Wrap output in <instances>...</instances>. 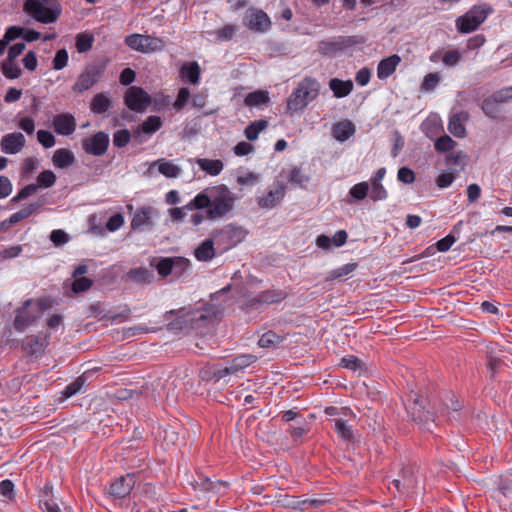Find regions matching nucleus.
Instances as JSON below:
<instances>
[{
	"label": "nucleus",
	"mask_w": 512,
	"mask_h": 512,
	"mask_svg": "<svg viewBox=\"0 0 512 512\" xmlns=\"http://www.w3.org/2000/svg\"><path fill=\"white\" fill-rule=\"evenodd\" d=\"M491 97H493L496 102H499L500 104L507 102L508 100L512 99V86L496 91L491 95Z\"/></svg>",
	"instance_id": "64"
},
{
	"label": "nucleus",
	"mask_w": 512,
	"mask_h": 512,
	"mask_svg": "<svg viewBox=\"0 0 512 512\" xmlns=\"http://www.w3.org/2000/svg\"><path fill=\"white\" fill-rule=\"evenodd\" d=\"M105 71V64L102 62H93L88 64L84 71L78 76L72 90L77 93H83L89 90L102 77Z\"/></svg>",
	"instance_id": "8"
},
{
	"label": "nucleus",
	"mask_w": 512,
	"mask_h": 512,
	"mask_svg": "<svg viewBox=\"0 0 512 512\" xmlns=\"http://www.w3.org/2000/svg\"><path fill=\"white\" fill-rule=\"evenodd\" d=\"M358 42L359 41H357L354 36H339L334 40L320 42L318 49L321 54L333 57L338 52L344 51Z\"/></svg>",
	"instance_id": "13"
},
{
	"label": "nucleus",
	"mask_w": 512,
	"mask_h": 512,
	"mask_svg": "<svg viewBox=\"0 0 512 512\" xmlns=\"http://www.w3.org/2000/svg\"><path fill=\"white\" fill-rule=\"evenodd\" d=\"M2 72L8 79H16L21 75V69L12 61L3 64Z\"/></svg>",
	"instance_id": "54"
},
{
	"label": "nucleus",
	"mask_w": 512,
	"mask_h": 512,
	"mask_svg": "<svg viewBox=\"0 0 512 512\" xmlns=\"http://www.w3.org/2000/svg\"><path fill=\"white\" fill-rule=\"evenodd\" d=\"M109 143V135L103 131H99L82 140V149L86 154L102 156L107 152Z\"/></svg>",
	"instance_id": "12"
},
{
	"label": "nucleus",
	"mask_w": 512,
	"mask_h": 512,
	"mask_svg": "<svg viewBox=\"0 0 512 512\" xmlns=\"http://www.w3.org/2000/svg\"><path fill=\"white\" fill-rule=\"evenodd\" d=\"M194 256L197 260L207 262L214 258L215 249L213 240H204L194 251Z\"/></svg>",
	"instance_id": "33"
},
{
	"label": "nucleus",
	"mask_w": 512,
	"mask_h": 512,
	"mask_svg": "<svg viewBox=\"0 0 512 512\" xmlns=\"http://www.w3.org/2000/svg\"><path fill=\"white\" fill-rule=\"evenodd\" d=\"M319 94V83L313 78H305L291 93L287 101V110L290 113L305 108Z\"/></svg>",
	"instance_id": "4"
},
{
	"label": "nucleus",
	"mask_w": 512,
	"mask_h": 512,
	"mask_svg": "<svg viewBox=\"0 0 512 512\" xmlns=\"http://www.w3.org/2000/svg\"><path fill=\"white\" fill-rule=\"evenodd\" d=\"M245 19L249 29L255 32H265L271 25L268 15L260 9H251Z\"/></svg>",
	"instance_id": "20"
},
{
	"label": "nucleus",
	"mask_w": 512,
	"mask_h": 512,
	"mask_svg": "<svg viewBox=\"0 0 512 512\" xmlns=\"http://www.w3.org/2000/svg\"><path fill=\"white\" fill-rule=\"evenodd\" d=\"M190 98V91L188 88H180L179 92H178V95H177V98L174 102V107L179 110L181 108H183L188 100Z\"/></svg>",
	"instance_id": "61"
},
{
	"label": "nucleus",
	"mask_w": 512,
	"mask_h": 512,
	"mask_svg": "<svg viewBox=\"0 0 512 512\" xmlns=\"http://www.w3.org/2000/svg\"><path fill=\"white\" fill-rule=\"evenodd\" d=\"M269 100L270 98L267 91L257 90L249 93L245 97V104L247 106H260L267 104Z\"/></svg>",
	"instance_id": "40"
},
{
	"label": "nucleus",
	"mask_w": 512,
	"mask_h": 512,
	"mask_svg": "<svg viewBox=\"0 0 512 512\" xmlns=\"http://www.w3.org/2000/svg\"><path fill=\"white\" fill-rule=\"evenodd\" d=\"M235 203V198L229 188L225 185H218L204 189L198 193L186 207L190 210L204 209L206 217L210 220L222 218L230 212Z\"/></svg>",
	"instance_id": "1"
},
{
	"label": "nucleus",
	"mask_w": 512,
	"mask_h": 512,
	"mask_svg": "<svg viewBox=\"0 0 512 512\" xmlns=\"http://www.w3.org/2000/svg\"><path fill=\"white\" fill-rule=\"evenodd\" d=\"M155 164L158 165V171L167 178H177L181 169L171 161L160 159Z\"/></svg>",
	"instance_id": "38"
},
{
	"label": "nucleus",
	"mask_w": 512,
	"mask_h": 512,
	"mask_svg": "<svg viewBox=\"0 0 512 512\" xmlns=\"http://www.w3.org/2000/svg\"><path fill=\"white\" fill-rule=\"evenodd\" d=\"M285 196V186L278 183L273 190H270L266 195L258 197L257 203L260 208L272 209L278 205Z\"/></svg>",
	"instance_id": "23"
},
{
	"label": "nucleus",
	"mask_w": 512,
	"mask_h": 512,
	"mask_svg": "<svg viewBox=\"0 0 512 512\" xmlns=\"http://www.w3.org/2000/svg\"><path fill=\"white\" fill-rule=\"evenodd\" d=\"M24 11L37 22L55 23L62 13L59 0H25Z\"/></svg>",
	"instance_id": "2"
},
{
	"label": "nucleus",
	"mask_w": 512,
	"mask_h": 512,
	"mask_svg": "<svg viewBox=\"0 0 512 512\" xmlns=\"http://www.w3.org/2000/svg\"><path fill=\"white\" fill-rule=\"evenodd\" d=\"M468 118L469 114L465 111L452 114L448 121V131L456 138H464L467 134L465 123Z\"/></svg>",
	"instance_id": "22"
},
{
	"label": "nucleus",
	"mask_w": 512,
	"mask_h": 512,
	"mask_svg": "<svg viewBox=\"0 0 512 512\" xmlns=\"http://www.w3.org/2000/svg\"><path fill=\"white\" fill-rule=\"evenodd\" d=\"M280 341V336H278L275 332L267 331L260 337L258 345L263 348H269L274 346L276 343H279Z\"/></svg>",
	"instance_id": "49"
},
{
	"label": "nucleus",
	"mask_w": 512,
	"mask_h": 512,
	"mask_svg": "<svg viewBox=\"0 0 512 512\" xmlns=\"http://www.w3.org/2000/svg\"><path fill=\"white\" fill-rule=\"evenodd\" d=\"M253 150V146L246 141H241L237 143L233 148L234 154L239 157L246 156L252 153Z\"/></svg>",
	"instance_id": "63"
},
{
	"label": "nucleus",
	"mask_w": 512,
	"mask_h": 512,
	"mask_svg": "<svg viewBox=\"0 0 512 512\" xmlns=\"http://www.w3.org/2000/svg\"><path fill=\"white\" fill-rule=\"evenodd\" d=\"M190 330L206 328L213 324L221 313V309L212 303H200L194 309H187Z\"/></svg>",
	"instance_id": "5"
},
{
	"label": "nucleus",
	"mask_w": 512,
	"mask_h": 512,
	"mask_svg": "<svg viewBox=\"0 0 512 512\" xmlns=\"http://www.w3.org/2000/svg\"><path fill=\"white\" fill-rule=\"evenodd\" d=\"M92 286V281L86 277L76 278L72 283V290L75 293L85 292Z\"/></svg>",
	"instance_id": "56"
},
{
	"label": "nucleus",
	"mask_w": 512,
	"mask_h": 512,
	"mask_svg": "<svg viewBox=\"0 0 512 512\" xmlns=\"http://www.w3.org/2000/svg\"><path fill=\"white\" fill-rule=\"evenodd\" d=\"M369 191V184L368 182H360L352 186L349 190V194L354 199L361 201L366 198Z\"/></svg>",
	"instance_id": "48"
},
{
	"label": "nucleus",
	"mask_w": 512,
	"mask_h": 512,
	"mask_svg": "<svg viewBox=\"0 0 512 512\" xmlns=\"http://www.w3.org/2000/svg\"><path fill=\"white\" fill-rule=\"evenodd\" d=\"M462 55L458 50H449L442 56V62L447 66H455L461 60Z\"/></svg>",
	"instance_id": "57"
},
{
	"label": "nucleus",
	"mask_w": 512,
	"mask_h": 512,
	"mask_svg": "<svg viewBox=\"0 0 512 512\" xmlns=\"http://www.w3.org/2000/svg\"><path fill=\"white\" fill-rule=\"evenodd\" d=\"M53 128L59 135L68 136L76 130V119L70 113H61L53 118Z\"/></svg>",
	"instance_id": "21"
},
{
	"label": "nucleus",
	"mask_w": 512,
	"mask_h": 512,
	"mask_svg": "<svg viewBox=\"0 0 512 512\" xmlns=\"http://www.w3.org/2000/svg\"><path fill=\"white\" fill-rule=\"evenodd\" d=\"M162 127V120L159 116L151 115L147 117L140 126V130L148 135L157 132Z\"/></svg>",
	"instance_id": "41"
},
{
	"label": "nucleus",
	"mask_w": 512,
	"mask_h": 512,
	"mask_svg": "<svg viewBox=\"0 0 512 512\" xmlns=\"http://www.w3.org/2000/svg\"><path fill=\"white\" fill-rule=\"evenodd\" d=\"M94 42L93 34H77L76 48L80 53L87 52L92 48Z\"/></svg>",
	"instance_id": "46"
},
{
	"label": "nucleus",
	"mask_w": 512,
	"mask_h": 512,
	"mask_svg": "<svg viewBox=\"0 0 512 512\" xmlns=\"http://www.w3.org/2000/svg\"><path fill=\"white\" fill-rule=\"evenodd\" d=\"M185 262L182 260V257H166L161 258L156 265L157 272L162 277H167L173 273L175 270V266L184 265Z\"/></svg>",
	"instance_id": "28"
},
{
	"label": "nucleus",
	"mask_w": 512,
	"mask_h": 512,
	"mask_svg": "<svg viewBox=\"0 0 512 512\" xmlns=\"http://www.w3.org/2000/svg\"><path fill=\"white\" fill-rule=\"evenodd\" d=\"M268 127V121L264 119L255 120L246 126L244 135L247 140L255 141L259 134Z\"/></svg>",
	"instance_id": "36"
},
{
	"label": "nucleus",
	"mask_w": 512,
	"mask_h": 512,
	"mask_svg": "<svg viewBox=\"0 0 512 512\" xmlns=\"http://www.w3.org/2000/svg\"><path fill=\"white\" fill-rule=\"evenodd\" d=\"M125 42L131 49L142 53L155 52L164 47V41L154 34H129Z\"/></svg>",
	"instance_id": "9"
},
{
	"label": "nucleus",
	"mask_w": 512,
	"mask_h": 512,
	"mask_svg": "<svg viewBox=\"0 0 512 512\" xmlns=\"http://www.w3.org/2000/svg\"><path fill=\"white\" fill-rule=\"evenodd\" d=\"M440 81V77L437 73L427 74L422 82V88L424 90H433Z\"/></svg>",
	"instance_id": "62"
},
{
	"label": "nucleus",
	"mask_w": 512,
	"mask_h": 512,
	"mask_svg": "<svg viewBox=\"0 0 512 512\" xmlns=\"http://www.w3.org/2000/svg\"><path fill=\"white\" fill-rule=\"evenodd\" d=\"M188 314L186 308H180L178 310H171L165 314V318L168 321V328L170 330H184L189 329V321L186 315Z\"/></svg>",
	"instance_id": "24"
},
{
	"label": "nucleus",
	"mask_w": 512,
	"mask_h": 512,
	"mask_svg": "<svg viewBox=\"0 0 512 512\" xmlns=\"http://www.w3.org/2000/svg\"><path fill=\"white\" fill-rule=\"evenodd\" d=\"M125 105L132 111L144 112L151 104V96L141 87L132 86L125 93Z\"/></svg>",
	"instance_id": "11"
},
{
	"label": "nucleus",
	"mask_w": 512,
	"mask_h": 512,
	"mask_svg": "<svg viewBox=\"0 0 512 512\" xmlns=\"http://www.w3.org/2000/svg\"><path fill=\"white\" fill-rule=\"evenodd\" d=\"M343 417L333 418L334 432L337 437L345 443H354L357 441L356 433L353 425L349 424L351 420H355V413L348 407H342Z\"/></svg>",
	"instance_id": "10"
},
{
	"label": "nucleus",
	"mask_w": 512,
	"mask_h": 512,
	"mask_svg": "<svg viewBox=\"0 0 512 512\" xmlns=\"http://www.w3.org/2000/svg\"><path fill=\"white\" fill-rule=\"evenodd\" d=\"M496 486L504 497L512 499V470L505 475H500Z\"/></svg>",
	"instance_id": "39"
},
{
	"label": "nucleus",
	"mask_w": 512,
	"mask_h": 512,
	"mask_svg": "<svg viewBox=\"0 0 512 512\" xmlns=\"http://www.w3.org/2000/svg\"><path fill=\"white\" fill-rule=\"evenodd\" d=\"M180 76L191 84H197L200 79V66L197 62L184 64L180 69Z\"/></svg>",
	"instance_id": "34"
},
{
	"label": "nucleus",
	"mask_w": 512,
	"mask_h": 512,
	"mask_svg": "<svg viewBox=\"0 0 512 512\" xmlns=\"http://www.w3.org/2000/svg\"><path fill=\"white\" fill-rule=\"evenodd\" d=\"M255 360H256V356L251 355V354L239 355V356L235 357L228 366L217 370L214 373V377L217 380H220L228 375L236 374L237 372L250 366L252 363L255 362Z\"/></svg>",
	"instance_id": "15"
},
{
	"label": "nucleus",
	"mask_w": 512,
	"mask_h": 512,
	"mask_svg": "<svg viewBox=\"0 0 512 512\" xmlns=\"http://www.w3.org/2000/svg\"><path fill=\"white\" fill-rule=\"evenodd\" d=\"M112 107V100L106 93H97L90 102V110L94 114H104Z\"/></svg>",
	"instance_id": "29"
},
{
	"label": "nucleus",
	"mask_w": 512,
	"mask_h": 512,
	"mask_svg": "<svg viewBox=\"0 0 512 512\" xmlns=\"http://www.w3.org/2000/svg\"><path fill=\"white\" fill-rule=\"evenodd\" d=\"M37 140L44 148H51L55 145L54 135L47 130H38Z\"/></svg>",
	"instance_id": "52"
},
{
	"label": "nucleus",
	"mask_w": 512,
	"mask_h": 512,
	"mask_svg": "<svg viewBox=\"0 0 512 512\" xmlns=\"http://www.w3.org/2000/svg\"><path fill=\"white\" fill-rule=\"evenodd\" d=\"M42 34H4L3 39H0V54H3L6 50L8 44L15 40L16 38L23 36V40L27 42L36 41L38 39H41ZM56 34H44L42 39L44 41H50L55 38Z\"/></svg>",
	"instance_id": "27"
},
{
	"label": "nucleus",
	"mask_w": 512,
	"mask_h": 512,
	"mask_svg": "<svg viewBox=\"0 0 512 512\" xmlns=\"http://www.w3.org/2000/svg\"><path fill=\"white\" fill-rule=\"evenodd\" d=\"M68 63V52L65 49H59L53 59V68L61 70L66 67Z\"/></svg>",
	"instance_id": "55"
},
{
	"label": "nucleus",
	"mask_w": 512,
	"mask_h": 512,
	"mask_svg": "<svg viewBox=\"0 0 512 512\" xmlns=\"http://www.w3.org/2000/svg\"><path fill=\"white\" fill-rule=\"evenodd\" d=\"M493 9L488 4L475 5L464 15L460 16L457 21L458 32L475 31L491 14Z\"/></svg>",
	"instance_id": "7"
},
{
	"label": "nucleus",
	"mask_w": 512,
	"mask_h": 512,
	"mask_svg": "<svg viewBox=\"0 0 512 512\" xmlns=\"http://www.w3.org/2000/svg\"><path fill=\"white\" fill-rule=\"evenodd\" d=\"M56 175L51 170H44L37 176L38 187L50 188L56 182Z\"/></svg>",
	"instance_id": "47"
},
{
	"label": "nucleus",
	"mask_w": 512,
	"mask_h": 512,
	"mask_svg": "<svg viewBox=\"0 0 512 512\" xmlns=\"http://www.w3.org/2000/svg\"><path fill=\"white\" fill-rule=\"evenodd\" d=\"M309 178L305 176L299 167L293 168L289 175L288 181L293 184H297L303 186L306 182H308Z\"/></svg>",
	"instance_id": "53"
},
{
	"label": "nucleus",
	"mask_w": 512,
	"mask_h": 512,
	"mask_svg": "<svg viewBox=\"0 0 512 512\" xmlns=\"http://www.w3.org/2000/svg\"><path fill=\"white\" fill-rule=\"evenodd\" d=\"M136 483L135 474H126L112 481L109 494L118 499H122L130 495Z\"/></svg>",
	"instance_id": "16"
},
{
	"label": "nucleus",
	"mask_w": 512,
	"mask_h": 512,
	"mask_svg": "<svg viewBox=\"0 0 512 512\" xmlns=\"http://www.w3.org/2000/svg\"><path fill=\"white\" fill-rule=\"evenodd\" d=\"M131 139V134L127 129L117 130L113 135V144L118 148L125 147Z\"/></svg>",
	"instance_id": "51"
},
{
	"label": "nucleus",
	"mask_w": 512,
	"mask_h": 512,
	"mask_svg": "<svg viewBox=\"0 0 512 512\" xmlns=\"http://www.w3.org/2000/svg\"><path fill=\"white\" fill-rule=\"evenodd\" d=\"M156 214V209L151 206L139 208L132 217L131 228L140 231L151 228L153 226L152 219Z\"/></svg>",
	"instance_id": "18"
},
{
	"label": "nucleus",
	"mask_w": 512,
	"mask_h": 512,
	"mask_svg": "<svg viewBox=\"0 0 512 512\" xmlns=\"http://www.w3.org/2000/svg\"><path fill=\"white\" fill-rule=\"evenodd\" d=\"M329 88L332 90L336 98L348 96L353 90V83L350 80L343 81L338 78H332L329 81Z\"/></svg>",
	"instance_id": "32"
},
{
	"label": "nucleus",
	"mask_w": 512,
	"mask_h": 512,
	"mask_svg": "<svg viewBox=\"0 0 512 512\" xmlns=\"http://www.w3.org/2000/svg\"><path fill=\"white\" fill-rule=\"evenodd\" d=\"M456 145V141H454L450 136L443 135L435 141L434 148L437 152L446 153L452 151Z\"/></svg>",
	"instance_id": "42"
},
{
	"label": "nucleus",
	"mask_w": 512,
	"mask_h": 512,
	"mask_svg": "<svg viewBox=\"0 0 512 512\" xmlns=\"http://www.w3.org/2000/svg\"><path fill=\"white\" fill-rule=\"evenodd\" d=\"M44 308L45 302L43 299H38L36 302L33 299L24 301L22 306L15 310L14 329L23 332L39 318L40 311Z\"/></svg>",
	"instance_id": "6"
},
{
	"label": "nucleus",
	"mask_w": 512,
	"mask_h": 512,
	"mask_svg": "<svg viewBox=\"0 0 512 512\" xmlns=\"http://www.w3.org/2000/svg\"><path fill=\"white\" fill-rule=\"evenodd\" d=\"M75 161L73 152L66 148L57 149L54 152L52 162L57 168L64 169L71 166Z\"/></svg>",
	"instance_id": "30"
},
{
	"label": "nucleus",
	"mask_w": 512,
	"mask_h": 512,
	"mask_svg": "<svg viewBox=\"0 0 512 512\" xmlns=\"http://www.w3.org/2000/svg\"><path fill=\"white\" fill-rule=\"evenodd\" d=\"M388 197V192L385 187L378 182H371L370 198L373 201L385 200Z\"/></svg>",
	"instance_id": "50"
},
{
	"label": "nucleus",
	"mask_w": 512,
	"mask_h": 512,
	"mask_svg": "<svg viewBox=\"0 0 512 512\" xmlns=\"http://www.w3.org/2000/svg\"><path fill=\"white\" fill-rule=\"evenodd\" d=\"M340 366L351 371H360L364 367V363L354 355H347L340 361Z\"/></svg>",
	"instance_id": "45"
},
{
	"label": "nucleus",
	"mask_w": 512,
	"mask_h": 512,
	"mask_svg": "<svg viewBox=\"0 0 512 512\" xmlns=\"http://www.w3.org/2000/svg\"><path fill=\"white\" fill-rule=\"evenodd\" d=\"M501 104L496 102L493 97H489L483 100L482 102V110L484 114L493 119H499L502 114Z\"/></svg>",
	"instance_id": "37"
},
{
	"label": "nucleus",
	"mask_w": 512,
	"mask_h": 512,
	"mask_svg": "<svg viewBox=\"0 0 512 512\" xmlns=\"http://www.w3.org/2000/svg\"><path fill=\"white\" fill-rule=\"evenodd\" d=\"M397 179L404 184H412L415 181V173L408 167H401Z\"/></svg>",
	"instance_id": "58"
},
{
	"label": "nucleus",
	"mask_w": 512,
	"mask_h": 512,
	"mask_svg": "<svg viewBox=\"0 0 512 512\" xmlns=\"http://www.w3.org/2000/svg\"><path fill=\"white\" fill-rule=\"evenodd\" d=\"M49 337V334L42 332L28 336L22 341L21 348L28 356H39L48 346Z\"/></svg>",
	"instance_id": "14"
},
{
	"label": "nucleus",
	"mask_w": 512,
	"mask_h": 512,
	"mask_svg": "<svg viewBox=\"0 0 512 512\" xmlns=\"http://www.w3.org/2000/svg\"><path fill=\"white\" fill-rule=\"evenodd\" d=\"M455 179L456 175H454L452 172H444L436 178V184L439 188H447L454 182Z\"/></svg>",
	"instance_id": "60"
},
{
	"label": "nucleus",
	"mask_w": 512,
	"mask_h": 512,
	"mask_svg": "<svg viewBox=\"0 0 512 512\" xmlns=\"http://www.w3.org/2000/svg\"><path fill=\"white\" fill-rule=\"evenodd\" d=\"M449 400L450 404L446 403L438 408L433 407L434 411H430L426 410L422 397L414 393L412 403L408 406L407 411L414 421L426 425L429 421H434V416L437 413L444 414L448 409L457 412L460 409V403L454 399V395H451Z\"/></svg>",
	"instance_id": "3"
},
{
	"label": "nucleus",
	"mask_w": 512,
	"mask_h": 512,
	"mask_svg": "<svg viewBox=\"0 0 512 512\" xmlns=\"http://www.w3.org/2000/svg\"><path fill=\"white\" fill-rule=\"evenodd\" d=\"M356 132L355 125L350 120H342L332 126V135L339 142H345Z\"/></svg>",
	"instance_id": "26"
},
{
	"label": "nucleus",
	"mask_w": 512,
	"mask_h": 512,
	"mask_svg": "<svg viewBox=\"0 0 512 512\" xmlns=\"http://www.w3.org/2000/svg\"><path fill=\"white\" fill-rule=\"evenodd\" d=\"M128 277L135 283L149 284L153 281L154 275L153 272L146 267H137L128 272Z\"/></svg>",
	"instance_id": "35"
},
{
	"label": "nucleus",
	"mask_w": 512,
	"mask_h": 512,
	"mask_svg": "<svg viewBox=\"0 0 512 512\" xmlns=\"http://www.w3.org/2000/svg\"><path fill=\"white\" fill-rule=\"evenodd\" d=\"M196 163L202 171L211 176L219 175L224 168L223 162L219 159L197 158Z\"/></svg>",
	"instance_id": "31"
},
{
	"label": "nucleus",
	"mask_w": 512,
	"mask_h": 512,
	"mask_svg": "<svg viewBox=\"0 0 512 512\" xmlns=\"http://www.w3.org/2000/svg\"><path fill=\"white\" fill-rule=\"evenodd\" d=\"M357 268V263H347L344 264L337 269L331 271L327 277V280H334L338 278H342L344 276H347L355 271Z\"/></svg>",
	"instance_id": "44"
},
{
	"label": "nucleus",
	"mask_w": 512,
	"mask_h": 512,
	"mask_svg": "<svg viewBox=\"0 0 512 512\" xmlns=\"http://www.w3.org/2000/svg\"><path fill=\"white\" fill-rule=\"evenodd\" d=\"M287 293L282 289H267L260 292L257 296L248 300L250 307H257L263 304H275L280 303L286 299Z\"/></svg>",
	"instance_id": "19"
},
{
	"label": "nucleus",
	"mask_w": 512,
	"mask_h": 512,
	"mask_svg": "<svg viewBox=\"0 0 512 512\" xmlns=\"http://www.w3.org/2000/svg\"><path fill=\"white\" fill-rule=\"evenodd\" d=\"M25 144V137L20 132L5 134L0 140L1 151L10 155L21 152V150L25 147Z\"/></svg>",
	"instance_id": "17"
},
{
	"label": "nucleus",
	"mask_w": 512,
	"mask_h": 512,
	"mask_svg": "<svg viewBox=\"0 0 512 512\" xmlns=\"http://www.w3.org/2000/svg\"><path fill=\"white\" fill-rule=\"evenodd\" d=\"M466 154L463 151L451 153L446 157V164L449 166H463Z\"/></svg>",
	"instance_id": "59"
},
{
	"label": "nucleus",
	"mask_w": 512,
	"mask_h": 512,
	"mask_svg": "<svg viewBox=\"0 0 512 512\" xmlns=\"http://www.w3.org/2000/svg\"><path fill=\"white\" fill-rule=\"evenodd\" d=\"M400 62L401 58L396 54L382 59L377 66V77L380 80L387 79L396 71Z\"/></svg>",
	"instance_id": "25"
},
{
	"label": "nucleus",
	"mask_w": 512,
	"mask_h": 512,
	"mask_svg": "<svg viewBox=\"0 0 512 512\" xmlns=\"http://www.w3.org/2000/svg\"><path fill=\"white\" fill-rule=\"evenodd\" d=\"M85 384L84 377H78L73 382L68 384L62 391L63 399H68L80 392Z\"/></svg>",
	"instance_id": "43"
}]
</instances>
